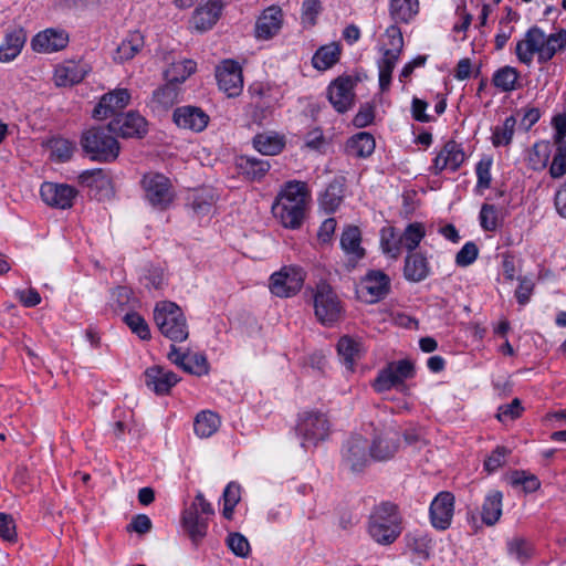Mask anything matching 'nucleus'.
I'll list each match as a JSON object with an SVG mask.
<instances>
[{
  "instance_id": "obj_1",
  "label": "nucleus",
  "mask_w": 566,
  "mask_h": 566,
  "mask_svg": "<svg viewBox=\"0 0 566 566\" xmlns=\"http://www.w3.org/2000/svg\"><path fill=\"white\" fill-rule=\"evenodd\" d=\"M306 186L302 181H289L272 205L273 214L285 228L298 229L305 217Z\"/></svg>"
},
{
  "instance_id": "obj_2",
  "label": "nucleus",
  "mask_w": 566,
  "mask_h": 566,
  "mask_svg": "<svg viewBox=\"0 0 566 566\" xmlns=\"http://www.w3.org/2000/svg\"><path fill=\"white\" fill-rule=\"evenodd\" d=\"M402 518L397 505L385 502L373 511L368 533L371 538L380 545L392 544L402 532Z\"/></svg>"
},
{
  "instance_id": "obj_3",
  "label": "nucleus",
  "mask_w": 566,
  "mask_h": 566,
  "mask_svg": "<svg viewBox=\"0 0 566 566\" xmlns=\"http://www.w3.org/2000/svg\"><path fill=\"white\" fill-rule=\"evenodd\" d=\"M115 132L106 126H93L82 133L81 146L92 160L111 163L119 155V143Z\"/></svg>"
},
{
  "instance_id": "obj_4",
  "label": "nucleus",
  "mask_w": 566,
  "mask_h": 566,
  "mask_svg": "<svg viewBox=\"0 0 566 566\" xmlns=\"http://www.w3.org/2000/svg\"><path fill=\"white\" fill-rule=\"evenodd\" d=\"M154 321L161 335L171 342L181 343L189 336L187 318L174 302H158L154 308Z\"/></svg>"
},
{
  "instance_id": "obj_5",
  "label": "nucleus",
  "mask_w": 566,
  "mask_h": 566,
  "mask_svg": "<svg viewBox=\"0 0 566 566\" xmlns=\"http://www.w3.org/2000/svg\"><path fill=\"white\" fill-rule=\"evenodd\" d=\"M331 432V422L326 415L319 411H304L300 413L296 433L304 449L315 448L325 441Z\"/></svg>"
},
{
  "instance_id": "obj_6",
  "label": "nucleus",
  "mask_w": 566,
  "mask_h": 566,
  "mask_svg": "<svg viewBox=\"0 0 566 566\" xmlns=\"http://www.w3.org/2000/svg\"><path fill=\"white\" fill-rule=\"evenodd\" d=\"M314 308L317 319L324 325H332L342 315V305L332 286L321 281L314 292Z\"/></svg>"
},
{
  "instance_id": "obj_7",
  "label": "nucleus",
  "mask_w": 566,
  "mask_h": 566,
  "mask_svg": "<svg viewBox=\"0 0 566 566\" xmlns=\"http://www.w3.org/2000/svg\"><path fill=\"white\" fill-rule=\"evenodd\" d=\"M147 201L155 208L167 209L175 198L170 180L158 172H148L142 179Z\"/></svg>"
},
{
  "instance_id": "obj_8",
  "label": "nucleus",
  "mask_w": 566,
  "mask_h": 566,
  "mask_svg": "<svg viewBox=\"0 0 566 566\" xmlns=\"http://www.w3.org/2000/svg\"><path fill=\"white\" fill-rule=\"evenodd\" d=\"M304 271L298 266H284L270 277V290L279 297L295 295L303 286Z\"/></svg>"
},
{
  "instance_id": "obj_9",
  "label": "nucleus",
  "mask_w": 566,
  "mask_h": 566,
  "mask_svg": "<svg viewBox=\"0 0 566 566\" xmlns=\"http://www.w3.org/2000/svg\"><path fill=\"white\" fill-rule=\"evenodd\" d=\"M216 77L219 88L229 97L240 95L243 88V75L240 64L232 60H226L217 67Z\"/></svg>"
},
{
  "instance_id": "obj_10",
  "label": "nucleus",
  "mask_w": 566,
  "mask_h": 566,
  "mask_svg": "<svg viewBox=\"0 0 566 566\" xmlns=\"http://www.w3.org/2000/svg\"><path fill=\"white\" fill-rule=\"evenodd\" d=\"M370 444L361 436H354L343 448V461L354 472L363 470L370 459Z\"/></svg>"
},
{
  "instance_id": "obj_11",
  "label": "nucleus",
  "mask_w": 566,
  "mask_h": 566,
  "mask_svg": "<svg viewBox=\"0 0 566 566\" xmlns=\"http://www.w3.org/2000/svg\"><path fill=\"white\" fill-rule=\"evenodd\" d=\"M430 521L437 530H447L452 522L454 514V495L451 492L442 491L436 495L430 504Z\"/></svg>"
},
{
  "instance_id": "obj_12",
  "label": "nucleus",
  "mask_w": 566,
  "mask_h": 566,
  "mask_svg": "<svg viewBox=\"0 0 566 566\" xmlns=\"http://www.w3.org/2000/svg\"><path fill=\"white\" fill-rule=\"evenodd\" d=\"M40 195L48 206L57 209H69L73 206L77 190L66 184L43 182Z\"/></svg>"
},
{
  "instance_id": "obj_13",
  "label": "nucleus",
  "mask_w": 566,
  "mask_h": 566,
  "mask_svg": "<svg viewBox=\"0 0 566 566\" xmlns=\"http://www.w3.org/2000/svg\"><path fill=\"white\" fill-rule=\"evenodd\" d=\"M69 34L64 30L49 28L33 36L32 50L38 53H54L66 48Z\"/></svg>"
},
{
  "instance_id": "obj_14",
  "label": "nucleus",
  "mask_w": 566,
  "mask_h": 566,
  "mask_svg": "<svg viewBox=\"0 0 566 566\" xmlns=\"http://www.w3.org/2000/svg\"><path fill=\"white\" fill-rule=\"evenodd\" d=\"M168 359L184 371L201 376L209 371L207 358L202 354L181 353L175 345L170 346Z\"/></svg>"
},
{
  "instance_id": "obj_15",
  "label": "nucleus",
  "mask_w": 566,
  "mask_h": 566,
  "mask_svg": "<svg viewBox=\"0 0 566 566\" xmlns=\"http://www.w3.org/2000/svg\"><path fill=\"white\" fill-rule=\"evenodd\" d=\"M130 94L127 88H116L104 94L93 111V117L104 119L128 105Z\"/></svg>"
},
{
  "instance_id": "obj_16",
  "label": "nucleus",
  "mask_w": 566,
  "mask_h": 566,
  "mask_svg": "<svg viewBox=\"0 0 566 566\" xmlns=\"http://www.w3.org/2000/svg\"><path fill=\"white\" fill-rule=\"evenodd\" d=\"M400 446L399 432L388 429L377 434L370 444V458L376 461H386L391 459Z\"/></svg>"
},
{
  "instance_id": "obj_17",
  "label": "nucleus",
  "mask_w": 566,
  "mask_h": 566,
  "mask_svg": "<svg viewBox=\"0 0 566 566\" xmlns=\"http://www.w3.org/2000/svg\"><path fill=\"white\" fill-rule=\"evenodd\" d=\"M465 154L462 147L454 140H449L436 156L431 168L432 172L440 175L444 169L455 171L463 164Z\"/></svg>"
},
{
  "instance_id": "obj_18",
  "label": "nucleus",
  "mask_w": 566,
  "mask_h": 566,
  "mask_svg": "<svg viewBox=\"0 0 566 566\" xmlns=\"http://www.w3.org/2000/svg\"><path fill=\"white\" fill-rule=\"evenodd\" d=\"M146 126V119L135 112H128L109 123V128L123 138L143 137L147 132Z\"/></svg>"
},
{
  "instance_id": "obj_19",
  "label": "nucleus",
  "mask_w": 566,
  "mask_h": 566,
  "mask_svg": "<svg viewBox=\"0 0 566 566\" xmlns=\"http://www.w3.org/2000/svg\"><path fill=\"white\" fill-rule=\"evenodd\" d=\"M354 83L350 77H338L328 87V99L338 113L347 112L354 102Z\"/></svg>"
},
{
  "instance_id": "obj_20",
  "label": "nucleus",
  "mask_w": 566,
  "mask_h": 566,
  "mask_svg": "<svg viewBox=\"0 0 566 566\" xmlns=\"http://www.w3.org/2000/svg\"><path fill=\"white\" fill-rule=\"evenodd\" d=\"M283 12L280 7L271 6L263 10L255 22V36L259 40H269L281 30Z\"/></svg>"
},
{
  "instance_id": "obj_21",
  "label": "nucleus",
  "mask_w": 566,
  "mask_h": 566,
  "mask_svg": "<svg viewBox=\"0 0 566 566\" xmlns=\"http://www.w3.org/2000/svg\"><path fill=\"white\" fill-rule=\"evenodd\" d=\"M178 376L161 366H153L145 371V384L156 395H166L179 381Z\"/></svg>"
},
{
  "instance_id": "obj_22",
  "label": "nucleus",
  "mask_w": 566,
  "mask_h": 566,
  "mask_svg": "<svg viewBox=\"0 0 566 566\" xmlns=\"http://www.w3.org/2000/svg\"><path fill=\"white\" fill-rule=\"evenodd\" d=\"M221 11L222 2L220 0H210L193 11L190 25L199 32H206L217 23Z\"/></svg>"
},
{
  "instance_id": "obj_23",
  "label": "nucleus",
  "mask_w": 566,
  "mask_h": 566,
  "mask_svg": "<svg viewBox=\"0 0 566 566\" xmlns=\"http://www.w3.org/2000/svg\"><path fill=\"white\" fill-rule=\"evenodd\" d=\"M174 122L180 128L202 132L209 122V116L199 107L182 106L174 112Z\"/></svg>"
},
{
  "instance_id": "obj_24",
  "label": "nucleus",
  "mask_w": 566,
  "mask_h": 566,
  "mask_svg": "<svg viewBox=\"0 0 566 566\" xmlns=\"http://www.w3.org/2000/svg\"><path fill=\"white\" fill-rule=\"evenodd\" d=\"M88 71V65L82 61H65L55 67L54 83L57 86H72L83 81Z\"/></svg>"
},
{
  "instance_id": "obj_25",
  "label": "nucleus",
  "mask_w": 566,
  "mask_h": 566,
  "mask_svg": "<svg viewBox=\"0 0 566 566\" xmlns=\"http://www.w3.org/2000/svg\"><path fill=\"white\" fill-rule=\"evenodd\" d=\"M543 44V31L537 28H531L523 40L516 44V56L520 62L530 65L533 61L534 54L537 53L538 62H541V45Z\"/></svg>"
},
{
  "instance_id": "obj_26",
  "label": "nucleus",
  "mask_w": 566,
  "mask_h": 566,
  "mask_svg": "<svg viewBox=\"0 0 566 566\" xmlns=\"http://www.w3.org/2000/svg\"><path fill=\"white\" fill-rule=\"evenodd\" d=\"M27 41V33L23 28L8 30L0 44V62L9 63L15 60L21 53Z\"/></svg>"
},
{
  "instance_id": "obj_27",
  "label": "nucleus",
  "mask_w": 566,
  "mask_h": 566,
  "mask_svg": "<svg viewBox=\"0 0 566 566\" xmlns=\"http://www.w3.org/2000/svg\"><path fill=\"white\" fill-rule=\"evenodd\" d=\"M430 274L427 258L419 252H410L405 260L403 275L407 281L421 282Z\"/></svg>"
},
{
  "instance_id": "obj_28",
  "label": "nucleus",
  "mask_w": 566,
  "mask_h": 566,
  "mask_svg": "<svg viewBox=\"0 0 566 566\" xmlns=\"http://www.w3.org/2000/svg\"><path fill=\"white\" fill-rule=\"evenodd\" d=\"M200 514L196 505L188 506L182 513V525L192 542H198L207 533V518L202 517Z\"/></svg>"
},
{
  "instance_id": "obj_29",
  "label": "nucleus",
  "mask_w": 566,
  "mask_h": 566,
  "mask_svg": "<svg viewBox=\"0 0 566 566\" xmlns=\"http://www.w3.org/2000/svg\"><path fill=\"white\" fill-rule=\"evenodd\" d=\"M503 494L501 491L491 490L486 493L481 505V520L488 526H494L502 516Z\"/></svg>"
},
{
  "instance_id": "obj_30",
  "label": "nucleus",
  "mask_w": 566,
  "mask_h": 566,
  "mask_svg": "<svg viewBox=\"0 0 566 566\" xmlns=\"http://www.w3.org/2000/svg\"><path fill=\"white\" fill-rule=\"evenodd\" d=\"M345 179L335 178L319 196V205L326 212H335L344 199Z\"/></svg>"
},
{
  "instance_id": "obj_31",
  "label": "nucleus",
  "mask_w": 566,
  "mask_h": 566,
  "mask_svg": "<svg viewBox=\"0 0 566 566\" xmlns=\"http://www.w3.org/2000/svg\"><path fill=\"white\" fill-rule=\"evenodd\" d=\"M407 548L415 555L419 564L430 556L431 538L421 531L407 533L405 536Z\"/></svg>"
},
{
  "instance_id": "obj_32",
  "label": "nucleus",
  "mask_w": 566,
  "mask_h": 566,
  "mask_svg": "<svg viewBox=\"0 0 566 566\" xmlns=\"http://www.w3.org/2000/svg\"><path fill=\"white\" fill-rule=\"evenodd\" d=\"M375 147V138L367 132H361L352 136L346 143V151L348 155L357 158L369 157L374 153Z\"/></svg>"
},
{
  "instance_id": "obj_33",
  "label": "nucleus",
  "mask_w": 566,
  "mask_h": 566,
  "mask_svg": "<svg viewBox=\"0 0 566 566\" xmlns=\"http://www.w3.org/2000/svg\"><path fill=\"white\" fill-rule=\"evenodd\" d=\"M363 289L371 297V302L386 296L389 291V277L381 271H370L361 282Z\"/></svg>"
},
{
  "instance_id": "obj_34",
  "label": "nucleus",
  "mask_w": 566,
  "mask_h": 566,
  "mask_svg": "<svg viewBox=\"0 0 566 566\" xmlns=\"http://www.w3.org/2000/svg\"><path fill=\"white\" fill-rule=\"evenodd\" d=\"M340 56V46L336 42L321 46L312 57V64L316 70L325 71L336 64Z\"/></svg>"
},
{
  "instance_id": "obj_35",
  "label": "nucleus",
  "mask_w": 566,
  "mask_h": 566,
  "mask_svg": "<svg viewBox=\"0 0 566 566\" xmlns=\"http://www.w3.org/2000/svg\"><path fill=\"white\" fill-rule=\"evenodd\" d=\"M221 423L220 417L210 410L201 411L193 422L195 433L200 438H209L217 432Z\"/></svg>"
},
{
  "instance_id": "obj_36",
  "label": "nucleus",
  "mask_w": 566,
  "mask_h": 566,
  "mask_svg": "<svg viewBox=\"0 0 566 566\" xmlns=\"http://www.w3.org/2000/svg\"><path fill=\"white\" fill-rule=\"evenodd\" d=\"M242 174L252 180L262 179L265 174L270 170L271 164L269 160L259 159L249 156H242L238 164Z\"/></svg>"
},
{
  "instance_id": "obj_37",
  "label": "nucleus",
  "mask_w": 566,
  "mask_h": 566,
  "mask_svg": "<svg viewBox=\"0 0 566 566\" xmlns=\"http://www.w3.org/2000/svg\"><path fill=\"white\" fill-rule=\"evenodd\" d=\"M566 48V31L560 30L548 36L543 32V44L541 45V63L547 62Z\"/></svg>"
},
{
  "instance_id": "obj_38",
  "label": "nucleus",
  "mask_w": 566,
  "mask_h": 566,
  "mask_svg": "<svg viewBox=\"0 0 566 566\" xmlns=\"http://www.w3.org/2000/svg\"><path fill=\"white\" fill-rule=\"evenodd\" d=\"M254 148L265 156H275L285 146L284 138L279 135L259 134L253 138Z\"/></svg>"
},
{
  "instance_id": "obj_39",
  "label": "nucleus",
  "mask_w": 566,
  "mask_h": 566,
  "mask_svg": "<svg viewBox=\"0 0 566 566\" xmlns=\"http://www.w3.org/2000/svg\"><path fill=\"white\" fill-rule=\"evenodd\" d=\"M361 237L358 227H347L340 238V247L347 253L352 254L355 259H361L365 250L360 245Z\"/></svg>"
},
{
  "instance_id": "obj_40",
  "label": "nucleus",
  "mask_w": 566,
  "mask_h": 566,
  "mask_svg": "<svg viewBox=\"0 0 566 566\" xmlns=\"http://www.w3.org/2000/svg\"><path fill=\"white\" fill-rule=\"evenodd\" d=\"M390 15L396 22H409L419 10L418 0H390Z\"/></svg>"
},
{
  "instance_id": "obj_41",
  "label": "nucleus",
  "mask_w": 566,
  "mask_h": 566,
  "mask_svg": "<svg viewBox=\"0 0 566 566\" xmlns=\"http://www.w3.org/2000/svg\"><path fill=\"white\" fill-rule=\"evenodd\" d=\"M216 200V195L211 189H199L192 193L189 205L197 216H208Z\"/></svg>"
},
{
  "instance_id": "obj_42",
  "label": "nucleus",
  "mask_w": 566,
  "mask_h": 566,
  "mask_svg": "<svg viewBox=\"0 0 566 566\" xmlns=\"http://www.w3.org/2000/svg\"><path fill=\"white\" fill-rule=\"evenodd\" d=\"M518 76L520 73L515 67L505 65L495 71L492 83L501 92H512L516 90Z\"/></svg>"
},
{
  "instance_id": "obj_43",
  "label": "nucleus",
  "mask_w": 566,
  "mask_h": 566,
  "mask_svg": "<svg viewBox=\"0 0 566 566\" xmlns=\"http://www.w3.org/2000/svg\"><path fill=\"white\" fill-rule=\"evenodd\" d=\"M380 247L385 254L397 259L402 250L400 234L396 232L394 227H385L380 231Z\"/></svg>"
},
{
  "instance_id": "obj_44",
  "label": "nucleus",
  "mask_w": 566,
  "mask_h": 566,
  "mask_svg": "<svg viewBox=\"0 0 566 566\" xmlns=\"http://www.w3.org/2000/svg\"><path fill=\"white\" fill-rule=\"evenodd\" d=\"M196 71V62L182 60L172 63L165 72L168 82L172 84L185 82Z\"/></svg>"
},
{
  "instance_id": "obj_45",
  "label": "nucleus",
  "mask_w": 566,
  "mask_h": 566,
  "mask_svg": "<svg viewBox=\"0 0 566 566\" xmlns=\"http://www.w3.org/2000/svg\"><path fill=\"white\" fill-rule=\"evenodd\" d=\"M143 36L140 33L135 32L124 40L117 48L114 60L124 62L133 59L143 46Z\"/></svg>"
},
{
  "instance_id": "obj_46",
  "label": "nucleus",
  "mask_w": 566,
  "mask_h": 566,
  "mask_svg": "<svg viewBox=\"0 0 566 566\" xmlns=\"http://www.w3.org/2000/svg\"><path fill=\"white\" fill-rule=\"evenodd\" d=\"M426 235L424 226L421 222L409 223L400 234L402 248L412 252Z\"/></svg>"
},
{
  "instance_id": "obj_47",
  "label": "nucleus",
  "mask_w": 566,
  "mask_h": 566,
  "mask_svg": "<svg viewBox=\"0 0 566 566\" xmlns=\"http://www.w3.org/2000/svg\"><path fill=\"white\" fill-rule=\"evenodd\" d=\"M552 145L547 140H541L534 144L528 157L530 167L533 170L544 169L549 160Z\"/></svg>"
},
{
  "instance_id": "obj_48",
  "label": "nucleus",
  "mask_w": 566,
  "mask_h": 566,
  "mask_svg": "<svg viewBox=\"0 0 566 566\" xmlns=\"http://www.w3.org/2000/svg\"><path fill=\"white\" fill-rule=\"evenodd\" d=\"M515 125V117L509 116L505 118L502 125L495 126L492 130L493 146L500 147L510 145L514 135Z\"/></svg>"
},
{
  "instance_id": "obj_49",
  "label": "nucleus",
  "mask_w": 566,
  "mask_h": 566,
  "mask_svg": "<svg viewBox=\"0 0 566 566\" xmlns=\"http://www.w3.org/2000/svg\"><path fill=\"white\" fill-rule=\"evenodd\" d=\"M337 350L347 368L353 369L354 363L359 356V343L348 336H343L338 340Z\"/></svg>"
},
{
  "instance_id": "obj_50",
  "label": "nucleus",
  "mask_w": 566,
  "mask_h": 566,
  "mask_svg": "<svg viewBox=\"0 0 566 566\" xmlns=\"http://www.w3.org/2000/svg\"><path fill=\"white\" fill-rule=\"evenodd\" d=\"M223 499V511L222 514L224 518L231 520L233 515V511L235 505L240 502L241 499V486L235 482H230L222 494Z\"/></svg>"
},
{
  "instance_id": "obj_51",
  "label": "nucleus",
  "mask_w": 566,
  "mask_h": 566,
  "mask_svg": "<svg viewBox=\"0 0 566 566\" xmlns=\"http://www.w3.org/2000/svg\"><path fill=\"white\" fill-rule=\"evenodd\" d=\"M126 325L135 333L140 339H150V329L146 321L137 313H126L124 316Z\"/></svg>"
},
{
  "instance_id": "obj_52",
  "label": "nucleus",
  "mask_w": 566,
  "mask_h": 566,
  "mask_svg": "<svg viewBox=\"0 0 566 566\" xmlns=\"http://www.w3.org/2000/svg\"><path fill=\"white\" fill-rule=\"evenodd\" d=\"M399 385H401V382L392 373V370L387 366L378 373L376 379L373 382V388L377 392H384L390 390L391 388L398 387Z\"/></svg>"
},
{
  "instance_id": "obj_53",
  "label": "nucleus",
  "mask_w": 566,
  "mask_h": 566,
  "mask_svg": "<svg viewBox=\"0 0 566 566\" xmlns=\"http://www.w3.org/2000/svg\"><path fill=\"white\" fill-rule=\"evenodd\" d=\"M74 150H75L74 143H72L67 139L57 138V139H53L51 142L52 157L60 163H64V161H67L69 159H71Z\"/></svg>"
},
{
  "instance_id": "obj_54",
  "label": "nucleus",
  "mask_w": 566,
  "mask_h": 566,
  "mask_svg": "<svg viewBox=\"0 0 566 566\" xmlns=\"http://www.w3.org/2000/svg\"><path fill=\"white\" fill-rule=\"evenodd\" d=\"M492 158L490 156H485L481 158V160L475 166L476 174V188L478 189H488L491 186V167H492Z\"/></svg>"
},
{
  "instance_id": "obj_55",
  "label": "nucleus",
  "mask_w": 566,
  "mask_h": 566,
  "mask_svg": "<svg viewBox=\"0 0 566 566\" xmlns=\"http://www.w3.org/2000/svg\"><path fill=\"white\" fill-rule=\"evenodd\" d=\"M549 175L554 179H559L566 175V143L557 145L556 153L549 167Z\"/></svg>"
},
{
  "instance_id": "obj_56",
  "label": "nucleus",
  "mask_w": 566,
  "mask_h": 566,
  "mask_svg": "<svg viewBox=\"0 0 566 566\" xmlns=\"http://www.w3.org/2000/svg\"><path fill=\"white\" fill-rule=\"evenodd\" d=\"M509 554L520 563H525L531 557V546L524 538L514 537L507 542Z\"/></svg>"
},
{
  "instance_id": "obj_57",
  "label": "nucleus",
  "mask_w": 566,
  "mask_h": 566,
  "mask_svg": "<svg viewBox=\"0 0 566 566\" xmlns=\"http://www.w3.org/2000/svg\"><path fill=\"white\" fill-rule=\"evenodd\" d=\"M480 224L485 231H495L499 224L497 209L494 205L484 203L480 211Z\"/></svg>"
},
{
  "instance_id": "obj_58",
  "label": "nucleus",
  "mask_w": 566,
  "mask_h": 566,
  "mask_svg": "<svg viewBox=\"0 0 566 566\" xmlns=\"http://www.w3.org/2000/svg\"><path fill=\"white\" fill-rule=\"evenodd\" d=\"M322 11L319 0H304L302 3V23L306 27L316 24V19Z\"/></svg>"
},
{
  "instance_id": "obj_59",
  "label": "nucleus",
  "mask_w": 566,
  "mask_h": 566,
  "mask_svg": "<svg viewBox=\"0 0 566 566\" xmlns=\"http://www.w3.org/2000/svg\"><path fill=\"white\" fill-rule=\"evenodd\" d=\"M177 96L176 86L170 82L153 93L154 101L164 107L171 106L177 101Z\"/></svg>"
},
{
  "instance_id": "obj_60",
  "label": "nucleus",
  "mask_w": 566,
  "mask_h": 566,
  "mask_svg": "<svg viewBox=\"0 0 566 566\" xmlns=\"http://www.w3.org/2000/svg\"><path fill=\"white\" fill-rule=\"evenodd\" d=\"M228 547L239 557H247L250 553L249 541L240 533H231L227 538Z\"/></svg>"
},
{
  "instance_id": "obj_61",
  "label": "nucleus",
  "mask_w": 566,
  "mask_h": 566,
  "mask_svg": "<svg viewBox=\"0 0 566 566\" xmlns=\"http://www.w3.org/2000/svg\"><path fill=\"white\" fill-rule=\"evenodd\" d=\"M512 484L522 485L526 492H534L541 486L537 476L526 471H514L512 473Z\"/></svg>"
},
{
  "instance_id": "obj_62",
  "label": "nucleus",
  "mask_w": 566,
  "mask_h": 566,
  "mask_svg": "<svg viewBox=\"0 0 566 566\" xmlns=\"http://www.w3.org/2000/svg\"><path fill=\"white\" fill-rule=\"evenodd\" d=\"M510 450L505 447H496L492 453L485 459L484 461V469L492 473L500 469L505 463V458L507 454H510Z\"/></svg>"
},
{
  "instance_id": "obj_63",
  "label": "nucleus",
  "mask_w": 566,
  "mask_h": 566,
  "mask_svg": "<svg viewBox=\"0 0 566 566\" xmlns=\"http://www.w3.org/2000/svg\"><path fill=\"white\" fill-rule=\"evenodd\" d=\"M523 407L518 398H514L510 403L499 407L497 419L502 422L514 420L522 415Z\"/></svg>"
},
{
  "instance_id": "obj_64",
  "label": "nucleus",
  "mask_w": 566,
  "mask_h": 566,
  "mask_svg": "<svg viewBox=\"0 0 566 566\" xmlns=\"http://www.w3.org/2000/svg\"><path fill=\"white\" fill-rule=\"evenodd\" d=\"M479 254V249L474 242H467L455 255V263L459 266L472 264Z\"/></svg>"
}]
</instances>
